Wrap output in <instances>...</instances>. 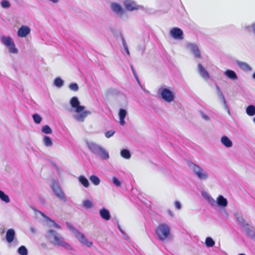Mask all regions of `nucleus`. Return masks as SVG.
Masks as SVG:
<instances>
[{"label": "nucleus", "mask_w": 255, "mask_h": 255, "mask_svg": "<svg viewBox=\"0 0 255 255\" xmlns=\"http://www.w3.org/2000/svg\"><path fill=\"white\" fill-rule=\"evenodd\" d=\"M75 236L82 244L88 247H90L92 246L93 243L89 241L86 238L85 236L83 234L81 233L79 231L77 232L75 234Z\"/></svg>", "instance_id": "obj_14"}, {"label": "nucleus", "mask_w": 255, "mask_h": 255, "mask_svg": "<svg viewBox=\"0 0 255 255\" xmlns=\"http://www.w3.org/2000/svg\"><path fill=\"white\" fill-rule=\"evenodd\" d=\"M30 32V28L28 26L22 25L18 30L17 36L19 37H25Z\"/></svg>", "instance_id": "obj_15"}, {"label": "nucleus", "mask_w": 255, "mask_h": 255, "mask_svg": "<svg viewBox=\"0 0 255 255\" xmlns=\"http://www.w3.org/2000/svg\"><path fill=\"white\" fill-rule=\"evenodd\" d=\"M123 5L126 9L129 11L143 9V6L138 5L133 0H125L123 1Z\"/></svg>", "instance_id": "obj_10"}, {"label": "nucleus", "mask_w": 255, "mask_h": 255, "mask_svg": "<svg viewBox=\"0 0 255 255\" xmlns=\"http://www.w3.org/2000/svg\"><path fill=\"white\" fill-rule=\"evenodd\" d=\"M127 115V112L124 109H120L119 112V118L125 119Z\"/></svg>", "instance_id": "obj_39"}, {"label": "nucleus", "mask_w": 255, "mask_h": 255, "mask_svg": "<svg viewBox=\"0 0 255 255\" xmlns=\"http://www.w3.org/2000/svg\"><path fill=\"white\" fill-rule=\"evenodd\" d=\"M1 40L7 47L12 45L14 43L13 39L9 36H2Z\"/></svg>", "instance_id": "obj_23"}, {"label": "nucleus", "mask_w": 255, "mask_h": 255, "mask_svg": "<svg viewBox=\"0 0 255 255\" xmlns=\"http://www.w3.org/2000/svg\"><path fill=\"white\" fill-rule=\"evenodd\" d=\"M246 113L249 116H253L255 115V106L253 105H249L246 110Z\"/></svg>", "instance_id": "obj_25"}, {"label": "nucleus", "mask_w": 255, "mask_h": 255, "mask_svg": "<svg viewBox=\"0 0 255 255\" xmlns=\"http://www.w3.org/2000/svg\"><path fill=\"white\" fill-rule=\"evenodd\" d=\"M222 144L227 148L231 147L233 145L232 140L226 135H223L221 138Z\"/></svg>", "instance_id": "obj_22"}, {"label": "nucleus", "mask_w": 255, "mask_h": 255, "mask_svg": "<svg viewBox=\"0 0 255 255\" xmlns=\"http://www.w3.org/2000/svg\"><path fill=\"white\" fill-rule=\"evenodd\" d=\"M220 100L222 101V102H223V103L224 104L225 109H226V110H227L228 113L230 115H231V113H230V109H229V106L227 105V103L226 100L225 99V96L223 97V98L220 99Z\"/></svg>", "instance_id": "obj_44"}, {"label": "nucleus", "mask_w": 255, "mask_h": 255, "mask_svg": "<svg viewBox=\"0 0 255 255\" xmlns=\"http://www.w3.org/2000/svg\"><path fill=\"white\" fill-rule=\"evenodd\" d=\"M186 47L191 51L195 58H201L200 51L196 44L190 42L187 43Z\"/></svg>", "instance_id": "obj_12"}, {"label": "nucleus", "mask_w": 255, "mask_h": 255, "mask_svg": "<svg viewBox=\"0 0 255 255\" xmlns=\"http://www.w3.org/2000/svg\"><path fill=\"white\" fill-rule=\"evenodd\" d=\"M174 204L176 208L178 210H180L181 209V204L179 201H176L175 202Z\"/></svg>", "instance_id": "obj_48"}, {"label": "nucleus", "mask_w": 255, "mask_h": 255, "mask_svg": "<svg viewBox=\"0 0 255 255\" xmlns=\"http://www.w3.org/2000/svg\"><path fill=\"white\" fill-rule=\"evenodd\" d=\"M158 94L160 95L161 98L165 102L170 103L174 99L173 93L168 88H160L157 91Z\"/></svg>", "instance_id": "obj_7"}, {"label": "nucleus", "mask_w": 255, "mask_h": 255, "mask_svg": "<svg viewBox=\"0 0 255 255\" xmlns=\"http://www.w3.org/2000/svg\"><path fill=\"white\" fill-rule=\"evenodd\" d=\"M41 131L45 134H51L52 132V129L48 125H45L43 126L41 128Z\"/></svg>", "instance_id": "obj_37"}, {"label": "nucleus", "mask_w": 255, "mask_h": 255, "mask_svg": "<svg viewBox=\"0 0 255 255\" xmlns=\"http://www.w3.org/2000/svg\"><path fill=\"white\" fill-rule=\"evenodd\" d=\"M69 89L73 91L76 92L79 90V86L76 83H72L69 85Z\"/></svg>", "instance_id": "obj_40"}, {"label": "nucleus", "mask_w": 255, "mask_h": 255, "mask_svg": "<svg viewBox=\"0 0 255 255\" xmlns=\"http://www.w3.org/2000/svg\"><path fill=\"white\" fill-rule=\"evenodd\" d=\"M86 143L90 151L94 154L98 155L102 159L107 160L109 158V153L101 145L90 141H87Z\"/></svg>", "instance_id": "obj_4"}, {"label": "nucleus", "mask_w": 255, "mask_h": 255, "mask_svg": "<svg viewBox=\"0 0 255 255\" xmlns=\"http://www.w3.org/2000/svg\"><path fill=\"white\" fill-rule=\"evenodd\" d=\"M202 118L205 121H209L210 118L209 116L205 114L203 112H201Z\"/></svg>", "instance_id": "obj_50"}, {"label": "nucleus", "mask_w": 255, "mask_h": 255, "mask_svg": "<svg viewBox=\"0 0 255 255\" xmlns=\"http://www.w3.org/2000/svg\"><path fill=\"white\" fill-rule=\"evenodd\" d=\"M216 88L217 91V96H218V98L219 99L223 98V97H224V95L222 90H221L220 87L219 86H218L217 84H216Z\"/></svg>", "instance_id": "obj_43"}, {"label": "nucleus", "mask_w": 255, "mask_h": 255, "mask_svg": "<svg viewBox=\"0 0 255 255\" xmlns=\"http://www.w3.org/2000/svg\"><path fill=\"white\" fill-rule=\"evenodd\" d=\"M99 215L102 219L106 221L110 220L111 218L109 210L105 208L99 210Z\"/></svg>", "instance_id": "obj_16"}, {"label": "nucleus", "mask_w": 255, "mask_h": 255, "mask_svg": "<svg viewBox=\"0 0 255 255\" xmlns=\"http://www.w3.org/2000/svg\"><path fill=\"white\" fill-rule=\"evenodd\" d=\"M217 205L221 208H225L228 205V200L223 195L218 196L216 201Z\"/></svg>", "instance_id": "obj_19"}, {"label": "nucleus", "mask_w": 255, "mask_h": 255, "mask_svg": "<svg viewBox=\"0 0 255 255\" xmlns=\"http://www.w3.org/2000/svg\"><path fill=\"white\" fill-rule=\"evenodd\" d=\"M66 224L67 228L69 230H72L73 231V232L74 233V234H75L77 231H79V230H78L77 229L75 228L71 223H70L69 222H66Z\"/></svg>", "instance_id": "obj_45"}, {"label": "nucleus", "mask_w": 255, "mask_h": 255, "mask_svg": "<svg viewBox=\"0 0 255 255\" xmlns=\"http://www.w3.org/2000/svg\"><path fill=\"white\" fill-rule=\"evenodd\" d=\"M42 141L43 144L46 147H50L53 144L52 139L48 136L44 135Z\"/></svg>", "instance_id": "obj_27"}, {"label": "nucleus", "mask_w": 255, "mask_h": 255, "mask_svg": "<svg viewBox=\"0 0 255 255\" xmlns=\"http://www.w3.org/2000/svg\"><path fill=\"white\" fill-rule=\"evenodd\" d=\"M215 241L211 237H207L205 240V245L207 248L212 247L215 245Z\"/></svg>", "instance_id": "obj_32"}, {"label": "nucleus", "mask_w": 255, "mask_h": 255, "mask_svg": "<svg viewBox=\"0 0 255 255\" xmlns=\"http://www.w3.org/2000/svg\"><path fill=\"white\" fill-rule=\"evenodd\" d=\"M47 237L51 243L58 247H61L65 249L71 250L72 247L69 244L65 241L64 238L54 230H49L47 232Z\"/></svg>", "instance_id": "obj_2"}, {"label": "nucleus", "mask_w": 255, "mask_h": 255, "mask_svg": "<svg viewBox=\"0 0 255 255\" xmlns=\"http://www.w3.org/2000/svg\"><path fill=\"white\" fill-rule=\"evenodd\" d=\"M120 35L124 49L126 51L127 54L129 56L130 55V53L128 45L127 44L126 40L122 33H120Z\"/></svg>", "instance_id": "obj_29"}, {"label": "nucleus", "mask_w": 255, "mask_h": 255, "mask_svg": "<svg viewBox=\"0 0 255 255\" xmlns=\"http://www.w3.org/2000/svg\"><path fill=\"white\" fill-rule=\"evenodd\" d=\"M236 63L240 68L245 72H249L252 70V68L247 63L238 60Z\"/></svg>", "instance_id": "obj_21"}, {"label": "nucleus", "mask_w": 255, "mask_h": 255, "mask_svg": "<svg viewBox=\"0 0 255 255\" xmlns=\"http://www.w3.org/2000/svg\"><path fill=\"white\" fill-rule=\"evenodd\" d=\"M208 200L209 202L211 204L213 205L215 203H216V201L210 196L208 195Z\"/></svg>", "instance_id": "obj_49"}, {"label": "nucleus", "mask_w": 255, "mask_h": 255, "mask_svg": "<svg viewBox=\"0 0 255 255\" xmlns=\"http://www.w3.org/2000/svg\"><path fill=\"white\" fill-rule=\"evenodd\" d=\"M34 122L36 124H39L42 121L41 117L38 114L35 113L32 115Z\"/></svg>", "instance_id": "obj_35"}, {"label": "nucleus", "mask_w": 255, "mask_h": 255, "mask_svg": "<svg viewBox=\"0 0 255 255\" xmlns=\"http://www.w3.org/2000/svg\"><path fill=\"white\" fill-rule=\"evenodd\" d=\"M70 105L77 114L74 115V118L78 122H83L85 119L91 114V112L84 110L85 107L80 105V101L77 97H73L70 101Z\"/></svg>", "instance_id": "obj_1"}, {"label": "nucleus", "mask_w": 255, "mask_h": 255, "mask_svg": "<svg viewBox=\"0 0 255 255\" xmlns=\"http://www.w3.org/2000/svg\"><path fill=\"white\" fill-rule=\"evenodd\" d=\"M40 214L41 215V216L43 217L47 221H51V218L46 216L44 213L40 212Z\"/></svg>", "instance_id": "obj_51"}, {"label": "nucleus", "mask_w": 255, "mask_h": 255, "mask_svg": "<svg viewBox=\"0 0 255 255\" xmlns=\"http://www.w3.org/2000/svg\"><path fill=\"white\" fill-rule=\"evenodd\" d=\"M91 182L96 186L99 185L100 183V178L95 175H92L89 178Z\"/></svg>", "instance_id": "obj_31"}, {"label": "nucleus", "mask_w": 255, "mask_h": 255, "mask_svg": "<svg viewBox=\"0 0 255 255\" xmlns=\"http://www.w3.org/2000/svg\"><path fill=\"white\" fill-rule=\"evenodd\" d=\"M198 72L200 75L205 80L210 78V75L208 72L204 68L202 65L199 63L198 65Z\"/></svg>", "instance_id": "obj_20"}, {"label": "nucleus", "mask_w": 255, "mask_h": 255, "mask_svg": "<svg viewBox=\"0 0 255 255\" xmlns=\"http://www.w3.org/2000/svg\"><path fill=\"white\" fill-rule=\"evenodd\" d=\"M0 199L6 203L10 202V199L8 196L3 191L0 190Z\"/></svg>", "instance_id": "obj_28"}, {"label": "nucleus", "mask_w": 255, "mask_h": 255, "mask_svg": "<svg viewBox=\"0 0 255 255\" xmlns=\"http://www.w3.org/2000/svg\"><path fill=\"white\" fill-rule=\"evenodd\" d=\"M118 229L119 230H121V229H122L120 226V225L118 224Z\"/></svg>", "instance_id": "obj_59"}, {"label": "nucleus", "mask_w": 255, "mask_h": 255, "mask_svg": "<svg viewBox=\"0 0 255 255\" xmlns=\"http://www.w3.org/2000/svg\"><path fill=\"white\" fill-rule=\"evenodd\" d=\"M235 216L239 224L243 229L246 236L255 242V229L250 225L242 217L240 216L238 214H235Z\"/></svg>", "instance_id": "obj_3"}, {"label": "nucleus", "mask_w": 255, "mask_h": 255, "mask_svg": "<svg viewBox=\"0 0 255 255\" xmlns=\"http://www.w3.org/2000/svg\"><path fill=\"white\" fill-rule=\"evenodd\" d=\"M130 67H131L133 74L134 75L135 74H136L135 70H134V69L132 65H130Z\"/></svg>", "instance_id": "obj_55"}, {"label": "nucleus", "mask_w": 255, "mask_h": 255, "mask_svg": "<svg viewBox=\"0 0 255 255\" xmlns=\"http://www.w3.org/2000/svg\"><path fill=\"white\" fill-rule=\"evenodd\" d=\"M0 4L1 6L4 8H8L10 6V3L7 0H2Z\"/></svg>", "instance_id": "obj_42"}, {"label": "nucleus", "mask_w": 255, "mask_h": 255, "mask_svg": "<svg viewBox=\"0 0 255 255\" xmlns=\"http://www.w3.org/2000/svg\"><path fill=\"white\" fill-rule=\"evenodd\" d=\"M189 165L198 178L200 180H206L208 178L207 172L201 167L193 162H191Z\"/></svg>", "instance_id": "obj_8"}, {"label": "nucleus", "mask_w": 255, "mask_h": 255, "mask_svg": "<svg viewBox=\"0 0 255 255\" xmlns=\"http://www.w3.org/2000/svg\"><path fill=\"white\" fill-rule=\"evenodd\" d=\"M120 231L121 232V233H122L123 235H125V232H124L122 229H121V230H120Z\"/></svg>", "instance_id": "obj_57"}, {"label": "nucleus", "mask_w": 255, "mask_h": 255, "mask_svg": "<svg viewBox=\"0 0 255 255\" xmlns=\"http://www.w3.org/2000/svg\"><path fill=\"white\" fill-rule=\"evenodd\" d=\"M134 75V76L135 78L136 79V81H137V82L138 83V84H139V85H140V81H139V79H138V76H137V74H134V75Z\"/></svg>", "instance_id": "obj_54"}, {"label": "nucleus", "mask_w": 255, "mask_h": 255, "mask_svg": "<svg viewBox=\"0 0 255 255\" xmlns=\"http://www.w3.org/2000/svg\"><path fill=\"white\" fill-rule=\"evenodd\" d=\"M110 8L114 13L123 20L127 21L128 19V16L126 11L120 3L113 2L110 4Z\"/></svg>", "instance_id": "obj_6"}, {"label": "nucleus", "mask_w": 255, "mask_h": 255, "mask_svg": "<svg viewBox=\"0 0 255 255\" xmlns=\"http://www.w3.org/2000/svg\"><path fill=\"white\" fill-rule=\"evenodd\" d=\"M8 48L9 52L11 53L16 54L18 52L17 49L15 47L14 43L12 45H10L7 47Z\"/></svg>", "instance_id": "obj_41"}, {"label": "nucleus", "mask_w": 255, "mask_h": 255, "mask_svg": "<svg viewBox=\"0 0 255 255\" xmlns=\"http://www.w3.org/2000/svg\"><path fill=\"white\" fill-rule=\"evenodd\" d=\"M17 252L20 255H27L28 251L24 246H21L17 250Z\"/></svg>", "instance_id": "obj_34"}, {"label": "nucleus", "mask_w": 255, "mask_h": 255, "mask_svg": "<svg viewBox=\"0 0 255 255\" xmlns=\"http://www.w3.org/2000/svg\"><path fill=\"white\" fill-rule=\"evenodd\" d=\"M168 213L170 216H173L172 213L170 210H168Z\"/></svg>", "instance_id": "obj_56"}, {"label": "nucleus", "mask_w": 255, "mask_h": 255, "mask_svg": "<svg viewBox=\"0 0 255 255\" xmlns=\"http://www.w3.org/2000/svg\"><path fill=\"white\" fill-rule=\"evenodd\" d=\"M120 154L122 157L127 159H129L131 157V153L130 151L127 148L122 149L120 152Z\"/></svg>", "instance_id": "obj_26"}, {"label": "nucleus", "mask_w": 255, "mask_h": 255, "mask_svg": "<svg viewBox=\"0 0 255 255\" xmlns=\"http://www.w3.org/2000/svg\"><path fill=\"white\" fill-rule=\"evenodd\" d=\"M78 180L85 187L87 188L89 186V182L88 179L84 175H80L78 177Z\"/></svg>", "instance_id": "obj_24"}, {"label": "nucleus", "mask_w": 255, "mask_h": 255, "mask_svg": "<svg viewBox=\"0 0 255 255\" xmlns=\"http://www.w3.org/2000/svg\"><path fill=\"white\" fill-rule=\"evenodd\" d=\"M54 85L57 88H61L64 85V81L60 77H57L54 80Z\"/></svg>", "instance_id": "obj_30"}, {"label": "nucleus", "mask_w": 255, "mask_h": 255, "mask_svg": "<svg viewBox=\"0 0 255 255\" xmlns=\"http://www.w3.org/2000/svg\"><path fill=\"white\" fill-rule=\"evenodd\" d=\"M30 231L33 234L35 233L36 232V230L35 228L33 226H31L30 227Z\"/></svg>", "instance_id": "obj_52"}, {"label": "nucleus", "mask_w": 255, "mask_h": 255, "mask_svg": "<svg viewBox=\"0 0 255 255\" xmlns=\"http://www.w3.org/2000/svg\"><path fill=\"white\" fill-rule=\"evenodd\" d=\"M112 183L117 187H119L121 186V181L116 177L114 176L113 177Z\"/></svg>", "instance_id": "obj_38"}, {"label": "nucleus", "mask_w": 255, "mask_h": 255, "mask_svg": "<svg viewBox=\"0 0 255 255\" xmlns=\"http://www.w3.org/2000/svg\"><path fill=\"white\" fill-rule=\"evenodd\" d=\"M49 222L52 223V226H54L55 228L58 229H61V226L57 224L53 220L51 219V221H49Z\"/></svg>", "instance_id": "obj_47"}, {"label": "nucleus", "mask_w": 255, "mask_h": 255, "mask_svg": "<svg viewBox=\"0 0 255 255\" xmlns=\"http://www.w3.org/2000/svg\"><path fill=\"white\" fill-rule=\"evenodd\" d=\"M239 255H245V254H239Z\"/></svg>", "instance_id": "obj_60"}, {"label": "nucleus", "mask_w": 255, "mask_h": 255, "mask_svg": "<svg viewBox=\"0 0 255 255\" xmlns=\"http://www.w3.org/2000/svg\"><path fill=\"white\" fill-rule=\"evenodd\" d=\"M15 237V232L13 229H8L5 234V240L8 243L13 242Z\"/></svg>", "instance_id": "obj_17"}, {"label": "nucleus", "mask_w": 255, "mask_h": 255, "mask_svg": "<svg viewBox=\"0 0 255 255\" xmlns=\"http://www.w3.org/2000/svg\"><path fill=\"white\" fill-rule=\"evenodd\" d=\"M83 206L86 209H89L93 207V204L90 200L87 199L83 202Z\"/></svg>", "instance_id": "obj_36"}, {"label": "nucleus", "mask_w": 255, "mask_h": 255, "mask_svg": "<svg viewBox=\"0 0 255 255\" xmlns=\"http://www.w3.org/2000/svg\"><path fill=\"white\" fill-rule=\"evenodd\" d=\"M224 75L229 79L232 81L238 80V76L237 73L233 70L227 69L224 72Z\"/></svg>", "instance_id": "obj_18"}, {"label": "nucleus", "mask_w": 255, "mask_h": 255, "mask_svg": "<svg viewBox=\"0 0 255 255\" xmlns=\"http://www.w3.org/2000/svg\"><path fill=\"white\" fill-rule=\"evenodd\" d=\"M120 119V124L122 126H124L125 124V119L119 118Z\"/></svg>", "instance_id": "obj_53"}, {"label": "nucleus", "mask_w": 255, "mask_h": 255, "mask_svg": "<svg viewBox=\"0 0 255 255\" xmlns=\"http://www.w3.org/2000/svg\"><path fill=\"white\" fill-rule=\"evenodd\" d=\"M170 36L175 39L181 40L183 38V31L178 27H173L170 31Z\"/></svg>", "instance_id": "obj_11"}, {"label": "nucleus", "mask_w": 255, "mask_h": 255, "mask_svg": "<svg viewBox=\"0 0 255 255\" xmlns=\"http://www.w3.org/2000/svg\"><path fill=\"white\" fill-rule=\"evenodd\" d=\"M50 187L52 191L58 198L64 202H67L68 200L66 197L57 182L53 181Z\"/></svg>", "instance_id": "obj_9"}, {"label": "nucleus", "mask_w": 255, "mask_h": 255, "mask_svg": "<svg viewBox=\"0 0 255 255\" xmlns=\"http://www.w3.org/2000/svg\"><path fill=\"white\" fill-rule=\"evenodd\" d=\"M253 120H254V123H255V117L254 118Z\"/></svg>", "instance_id": "obj_61"}, {"label": "nucleus", "mask_w": 255, "mask_h": 255, "mask_svg": "<svg viewBox=\"0 0 255 255\" xmlns=\"http://www.w3.org/2000/svg\"><path fill=\"white\" fill-rule=\"evenodd\" d=\"M115 131L113 130H108L105 133V136L107 138H110L114 135L115 134Z\"/></svg>", "instance_id": "obj_46"}, {"label": "nucleus", "mask_w": 255, "mask_h": 255, "mask_svg": "<svg viewBox=\"0 0 255 255\" xmlns=\"http://www.w3.org/2000/svg\"><path fill=\"white\" fill-rule=\"evenodd\" d=\"M155 233L159 241H164L170 236V228L165 223L160 224L156 228Z\"/></svg>", "instance_id": "obj_5"}, {"label": "nucleus", "mask_w": 255, "mask_h": 255, "mask_svg": "<svg viewBox=\"0 0 255 255\" xmlns=\"http://www.w3.org/2000/svg\"><path fill=\"white\" fill-rule=\"evenodd\" d=\"M252 77L253 79H255V72L253 73Z\"/></svg>", "instance_id": "obj_58"}, {"label": "nucleus", "mask_w": 255, "mask_h": 255, "mask_svg": "<svg viewBox=\"0 0 255 255\" xmlns=\"http://www.w3.org/2000/svg\"><path fill=\"white\" fill-rule=\"evenodd\" d=\"M245 29L248 31L252 32L255 36V21L250 25L245 26Z\"/></svg>", "instance_id": "obj_33"}, {"label": "nucleus", "mask_w": 255, "mask_h": 255, "mask_svg": "<svg viewBox=\"0 0 255 255\" xmlns=\"http://www.w3.org/2000/svg\"><path fill=\"white\" fill-rule=\"evenodd\" d=\"M75 236L82 244L88 247H90L92 246L93 243L89 241L86 238L85 236L83 234L81 233L79 231L77 232L75 234Z\"/></svg>", "instance_id": "obj_13"}]
</instances>
